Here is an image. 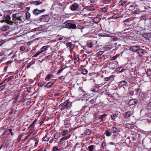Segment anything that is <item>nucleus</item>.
<instances>
[{"mask_svg": "<svg viewBox=\"0 0 151 151\" xmlns=\"http://www.w3.org/2000/svg\"><path fill=\"white\" fill-rule=\"evenodd\" d=\"M12 21L14 23L23 22L25 21L24 17L22 15H19V14L17 13L13 14L12 15Z\"/></svg>", "mask_w": 151, "mask_h": 151, "instance_id": "1", "label": "nucleus"}, {"mask_svg": "<svg viewBox=\"0 0 151 151\" xmlns=\"http://www.w3.org/2000/svg\"><path fill=\"white\" fill-rule=\"evenodd\" d=\"M72 103L68 100H66L63 103L61 104L59 106V108L62 110L64 109H69L72 106Z\"/></svg>", "mask_w": 151, "mask_h": 151, "instance_id": "2", "label": "nucleus"}, {"mask_svg": "<svg viewBox=\"0 0 151 151\" xmlns=\"http://www.w3.org/2000/svg\"><path fill=\"white\" fill-rule=\"evenodd\" d=\"M65 27L70 29H76L77 27L76 25L74 23H67L65 24Z\"/></svg>", "mask_w": 151, "mask_h": 151, "instance_id": "3", "label": "nucleus"}, {"mask_svg": "<svg viewBox=\"0 0 151 151\" xmlns=\"http://www.w3.org/2000/svg\"><path fill=\"white\" fill-rule=\"evenodd\" d=\"M133 20L131 18H129L125 19L124 21V24L125 25L130 26L131 25Z\"/></svg>", "mask_w": 151, "mask_h": 151, "instance_id": "4", "label": "nucleus"}, {"mask_svg": "<svg viewBox=\"0 0 151 151\" xmlns=\"http://www.w3.org/2000/svg\"><path fill=\"white\" fill-rule=\"evenodd\" d=\"M79 7V5L74 3L71 5L70 9L73 11H74L77 10Z\"/></svg>", "mask_w": 151, "mask_h": 151, "instance_id": "5", "label": "nucleus"}, {"mask_svg": "<svg viewBox=\"0 0 151 151\" xmlns=\"http://www.w3.org/2000/svg\"><path fill=\"white\" fill-rule=\"evenodd\" d=\"M138 54L139 55L142 57L144 55L145 53V51L142 49L139 48L137 52Z\"/></svg>", "mask_w": 151, "mask_h": 151, "instance_id": "6", "label": "nucleus"}, {"mask_svg": "<svg viewBox=\"0 0 151 151\" xmlns=\"http://www.w3.org/2000/svg\"><path fill=\"white\" fill-rule=\"evenodd\" d=\"M144 19L145 20V23L146 26L148 27H151V20L147 18Z\"/></svg>", "mask_w": 151, "mask_h": 151, "instance_id": "7", "label": "nucleus"}, {"mask_svg": "<svg viewBox=\"0 0 151 151\" xmlns=\"http://www.w3.org/2000/svg\"><path fill=\"white\" fill-rule=\"evenodd\" d=\"M10 17L9 15H7L6 16L5 19L7 23L9 24H12L13 23H14V21L10 20Z\"/></svg>", "mask_w": 151, "mask_h": 151, "instance_id": "8", "label": "nucleus"}, {"mask_svg": "<svg viewBox=\"0 0 151 151\" xmlns=\"http://www.w3.org/2000/svg\"><path fill=\"white\" fill-rule=\"evenodd\" d=\"M128 83L125 81H122L119 83V86L120 87H122L123 86H126L127 85Z\"/></svg>", "mask_w": 151, "mask_h": 151, "instance_id": "9", "label": "nucleus"}, {"mask_svg": "<svg viewBox=\"0 0 151 151\" xmlns=\"http://www.w3.org/2000/svg\"><path fill=\"white\" fill-rule=\"evenodd\" d=\"M133 114V112L132 111H128L126 112L124 114V116L128 118L130 116Z\"/></svg>", "mask_w": 151, "mask_h": 151, "instance_id": "10", "label": "nucleus"}, {"mask_svg": "<svg viewBox=\"0 0 151 151\" xmlns=\"http://www.w3.org/2000/svg\"><path fill=\"white\" fill-rule=\"evenodd\" d=\"M111 131L113 133H116L119 132L120 130L116 127H113L111 129Z\"/></svg>", "mask_w": 151, "mask_h": 151, "instance_id": "11", "label": "nucleus"}, {"mask_svg": "<svg viewBox=\"0 0 151 151\" xmlns=\"http://www.w3.org/2000/svg\"><path fill=\"white\" fill-rule=\"evenodd\" d=\"M138 46H134L131 47L130 48V50L132 51L137 52L139 48Z\"/></svg>", "mask_w": 151, "mask_h": 151, "instance_id": "12", "label": "nucleus"}, {"mask_svg": "<svg viewBox=\"0 0 151 151\" xmlns=\"http://www.w3.org/2000/svg\"><path fill=\"white\" fill-rule=\"evenodd\" d=\"M9 29V26L4 25L1 28V30L3 31H6Z\"/></svg>", "mask_w": 151, "mask_h": 151, "instance_id": "13", "label": "nucleus"}, {"mask_svg": "<svg viewBox=\"0 0 151 151\" xmlns=\"http://www.w3.org/2000/svg\"><path fill=\"white\" fill-rule=\"evenodd\" d=\"M48 47L47 46H45L43 47L40 49V51L39 52H38V55L40 53L44 52L45 50H47Z\"/></svg>", "mask_w": 151, "mask_h": 151, "instance_id": "14", "label": "nucleus"}, {"mask_svg": "<svg viewBox=\"0 0 151 151\" xmlns=\"http://www.w3.org/2000/svg\"><path fill=\"white\" fill-rule=\"evenodd\" d=\"M100 20L101 18L99 17H95L93 19V22L96 24L99 23Z\"/></svg>", "mask_w": 151, "mask_h": 151, "instance_id": "15", "label": "nucleus"}, {"mask_svg": "<svg viewBox=\"0 0 151 151\" xmlns=\"http://www.w3.org/2000/svg\"><path fill=\"white\" fill-rule=\"evenodd\" d=\"M47 15H44L42 16L40 18V20L41 21L45 22L46 18H47Z\"/></svg>", "mask_w": 151, "mask_h": 151, "instance_id": "16", "label": "nucleus"}, {"mask_svg": "<svg viewBox=\"0 0 151 151\" xmlns=\"http://www.w3.org/2000/svg\"><path fill=\"white\" fill-rule=\"evenodd\" d=\"M19 96V93H17L13 97V99L14 101V103H16L18 99V98Z\"/></svg>", "mask_w": 151, "mask_h": 151, "instance_id": "17", "label": "nucleus"}, {"mask_svg": "<svg viewBox=\"0 0 151 151\" xmlns=\"http://www.w3.org/2000/svg\"><path fill=\"white\" fill-rule=\"evenodd\" d=\"M60 137V134L58 132H56L54 136V139L57 140Z\"/></svg>", "mask_w": 151, "mask_h": 151, "instance_id": "18", "label": "nucleus"}, {"mask_svg": "<svg viewBox=\"0 0 151 151\" xmlns=\"http://www.w3.org/2000/svg\"><path fill=\"white\" fill-rule=\"evenodd\" d=\"M136 100H134L132 99V100H130L129 103V104L130 105H133L135 104H136Z\"/></svg>", "mask_w": 151, "mask_h": 151, "instance_id": "19", "label": "nucleus"}, {"mask_svg": "<svg viewBox=\"0 0 151 151\" xmlns=\"http://www.w3.org/2000/svg\"><path fill=\"white\" fill-rule=\"evenodd\" d=\"M52 76H53L51 74H49L46 76L45 80L47 81H49L50 79L52 78Z\"/></svg>", "mask_w": 151, "mask_h": 151, "instance_id": "20", "label": "nucleus"}, {"mask_svg": "<svg viewBox=\"0 0 151 151\" xmlns=\"http://www.w3.org/2000/svg\"><path fill=\"white\" fill-rule=\"evenodd\" d=\"M120 17V15L118 14H115L113 15L112 17L114 19H116Z\"/></svg>", "mask_w": 151, "mask_h": 151, "instance_id": "21", "label": "nucleus"}, {"mask_svg": "<svg viewBox=\"0 0 151 151\" xmlns=\"http://www.w3.org/2000/svg\"><path fill=\"white\" fill-rule=\"evenodd\" d=\"M54 84V83L53 82H50L48 83L46 86L45 87H46L47 88H49L50 87V86H52V85Z\"/></svg>", "mask_w": 151, "mask_h": 151, "instance_id": "22", "label": "nucleus"}, {"mask_svg": "<svg viewBox=\"0 0 151 151\" xmlns=\"http://www.w3.org/2000/svg\"><path fill=\"white\" fill-rule=\"evenodd\" d=\"M117 43H114L112 41H111L110 43L109 44L108 46H109L110 47H111V48H112V47L114 46H116L117 45Z\"/></svg>", "mask_w": 151, "mask_h": 151, "instance_id": "23", "label": "nucleus"}, {"mask_svg": "<svg viewBox=\"0 0 151 151\" xmlns=\"http://www.w3.org/2000/svg\"><path fill=\"white\" fill-rule=\"evenodd\" d=\"M126 2V1H125L124 0H121L120 1L118 4L119 5L122 6L125 4Z\"/></svg>", "mask_w": 151, "mask_h": 151, "instance_id": "24", "label": "nucleus"}, {"mask_svg": "<svg viewBox=\"0 0 151 151\" xmlns=\"http://www.w3.org/2000/svg\"><path fill=\"white\" fill-rule=\"evenodd\" d=\"M84 133L85 134L87 135H89L91 133V130L89 129H87L85 132Z\"/></svg>", "mask_w": 151, "mask_h": 151, "instance_id": "25", "label": "nucleus"}, {"mask_svg": "<svg viewBox=\"0 0 151 151\" xmlns=\"http://www.w3.org/2000/svg\"><path fill=\"white\" fill-rule=\"evenodd\" d=\"M88 10L89 11H93L95 9V7L93 6H91L88 7L87 8Z\"/></svg>", "mask_w": 151, "mask_h": 151, "instance_id": "26", "label": "nucleus"}, {"mask_svg": "<svg viewBox=\"0 0 151 151\" xmlns=\"http://www.w3.org/2000/svg\"><path fill=\"white\" fill-rule=\"evenodd\" d=\"M14 77L13 76H11L7 78H6L5 81H6L7 82H9L11 80L13 79L14 78Z\"/></svg>", "mask_w": 151, "mask_h": 151, "instance_id": "27", "label": "nucleus"}, {"mask_svg": "<svg viewBox=\"0 0 151 151\" xmlns=\"http://www.w3.org/2000/svg\"><path fill=\"white\" fill-rule=\"evenodd\" d=\"M106 114H104L100 116V117L99 118V119H101V122L103 121L104 120H103V119L106 116Z\"/></svg>", "mask_w": 151, "mask_h": 151, "instance_id": "28", "label": "nucleus"}, {"mask_svg": "<svg viewBox=\"0 0 151 151\" xmlns=\"http://www.w3.org/2000/svg\"><path fill=\"white\" fill-rule=\"evenodd\" d=\"M104 53V52L102 51H100L98 52L96 55L97 56H99L102 55Z\"/></svg>", "mask_w": 151, "mask_h": 151, "instance_id": "29", "label": "nucleus"}, {"mask_svg": "<svg viewBox=\"0 0 151 151\" xmlns=\"http://www.w3.org/2000/svg\"><path fill=\"white\" fill-rule=\"evenodd\" d=\"M94 146L93 145H90L88 147V150L89 151H93V148Z\"/></svg>", "mask_w": 151, "mask_h": 151, "instance_id": "30", "label": "nucleus"}, {"mask_svg": "<svg viewBox=\"0 0 151 151\" xmlns=\"http://www.w3.org/2000/svg\"><path fill=\"white\" fill-rule=\"evenodd\" d=\"M88 72V71L85 68H84L82 70V73L84 75H85Z\"/></svg>", "mask_w": 151, "mask_h": 151, "instance_id": "31", "label": "nucleus"}, {"mask_svg": "<svg viewBox=\"0 0 151 151\" xmlns=\"http://www.w3.org/2000/svg\"><path fill=\"white\" fill-rule=\"evenodd\" d=\"M118 70L120 73L122 72L125 71V69H123L122 67H119L117 69Z\"/></svg>", "mask_w": 151, "mask_h": 151, "instance_id": "32", "label": "nucleus"}, {"mask_svg": "<svg viewBox=\"0 0 151 151\" xmlns=\"http://www.w3.org/2000/svg\"><path fill=\"white\" fill-rule=\"evenodd\" d=\"M50 138V137H48L47 135H46L43 138V139L45 141H48L49 140Z\"/></svg>", "mask_w": 151, "mask_h": 151, "instance_id": "33", "label": "nucleus"}, {"mask_svg": "<svg viewBox=\"0 0 151 151\" xmlns=\"http://www.w3.org/2000/svg\"><path fill=\"white\" fill-rule=\"evenodd\" d=\"M117 117V116L115 114H112L111 115V118L113 120H114Z\"/></svg>", "mask_w": 151, "mask_h": 151, "instance_id": "34", "label": "nucleus"}, {"mask_svg": "<svg viewBox=\"0 0 151 151\" xmlns=\"http://www.w3.org/2000/svg\"><path fill=\"white\" fill-rule=\"evenodd\" d=\"M105 134L107 136H110L111 135V133L108 131H106L105 132Z\"/></svg>", "mask_w": 151, "mask_h": 151, "instance_id": "35", "label": "nucleus"}, {"mask_svg": "<svg viewBox=\"0 0 151 151\" xmlns=\"http://www.w3.org/2000/svg\"><path fill=\"white\" fill-rule=\"evenodd\" d=\"M33 13L35 15H38V9H35L33 11Z\"/></svg>", "mask_w": 151, "mask_h": 151, "instance_id": "36", "label": "nucleus"}, {"mask_svg": "<svg viewBox=\"0 0 151 151\" xmlns=\"http://www.w3.org/2000/svg\"><path fill=\"white\" fill-rule=\"evenodd\" d=\"M50 147V145H47L43 151H48L47 150L49 149Z\"/></svg>", "mask_w": 151, "mask_h": 151, "instance_id": "37", "label": "nucleus"}, {"mask_svg": "<svg viewBox=\"0 0 151 151\" xmlns=\"http://www.w3.org/2000/svg\"><path fill=\"white\" fill-rule=\"evenodd\" d=\"M147 75L148 76H151V70H147Z\"/></svg>", "mask_w": 151, "mask_h": 151, "instance_id": "38", "label": "nucleus"}, {"mask_svg": "<svg viewBox=\"0 0 151 151\" xmlns=\"http://www.w3.org/2000/svg\"><path fill=\"white\" fill-rule=\"evenodd\" d=\"M66 45L68 47H71L73 45L72 43L71 42L66 43Z\"/></svg>", "mask_w": 151, "mask_h": 151, "instance_id": "39", "label": "nucleus"}, {"mask_svg": "<svg viewBox=\"0 0 151 151\" xmlns=\"http://www.w3.org/2000/svg\"><path fill=\"white\" fill-rule=\"evenodd\" d=\"M26 18L27 19H29L30 17V14L29 13L27 12L26 15Z\"/></svg>", "mask_w": 151, "mask_h": 151, "instance_id": "40", "label": "nucleus"}, {"mask_svg": "<svg viewBox=\"0 0 151 151\" xmlns=\"http://www.w3.org/2000/svg\"><path fill=\"white\" fill-rule=\"evenodd\" d=\"M106 146V143L105 142H104L101 145V148H104Z\"/></svg>", "mask_w": 151, "mask_h": 151, "instance_id": "41", "label": "nucleus"}, {"mask_svg": "<svg viewBox=\"0 0 151 151\" xmlns=\"http://www.w3.org/2000/svg\"><path fill=\"white\" fill-rule=\"evenodd\" d=\"M96 102V99H92L90 101V103L92 104L95 103Z\"/></svg>", "mask_w": 151, "mask_h": 151, "instance_id": "42", "label": "nucleus"}, {"mask_svg": "<svg viewBox=\"0 0 151 151\" xmlns=\"http://www.w3.org/2000/svg\"><path fill=\"white\" fill-rule=\"evenodd\" d=\"M112 76H110V77H108L105 78L104 79L105 81H108L111 79L112 78Z\"/></svg>", "mask_w": 151, "mask_h": 151, "instance_id": "43", "label": "nucleus"}, {"mask_svg": "<svg viewBox=\"0 0 151 151\" xmlns=\"http://www.w3.org/2000/svg\"><path fill=\"white\" fill-rule=\"evenodd\" d=\"M53 150L54 151H58L59 149H58L57 146H54L53 147Z\"/></svg>", "mask_w": 151, "mask_h": 151, "instance_id": "44", "label": "nucleus"}, {"mask_svg": "<svg viewBox=\"0 0 151 151\" xmlns=\"http://www.w3.org/2000/svg\"><path fill=\"white\" fill-rule=\"evenodd\" d=\"M108 10V9L106 7H104L102 8V12H106Z\"/></svg>", "mask_w": 151, "mask_h": 151, "instance_id": "45", "label": "nucleus"}, {"mask_svg": "<svg viewBox=\"0 0 151 151\" xmlns=\"http://www.w3.org/2000/svg\"><path fill=\"white\" fill-rule=\"evenodd\" d=\"M67 132H68L67 130L64 131L62 132L61 134L63 136H65V135H66V134H67Z\"/></svg>", "mask_w": 151, "mask_h": 151, "instance_id": "46", "label": "nucleus"}, {"mask_svg": "<svg viewBox=\"0 0 151 151\" xmlns=\"http://www.w3.org/2000/svg\"><path fill=\"white\" fill-rule=\"evenodd\" d=\"M97 89V88L96 87H95L92 89H91V91L93 92H96L97 91L96 89Z\"/></svg>", "mask_w": 151, "mask_h": 151, "instance_id": "47", "label": "nucleus"}, {"mask_svg": "<svg viewBox=\"0 0 151 151\" xmlns=\"http://www.w3.org/2000/svg\"><path fill=\"white\" fill-rule=\"evenodd\" d=\"M66 139V137H64L63 138H62L60 140V141L59 142H61L65 140Z\"/></svg>", "mask_w": 151, "mask_h": 151, "instance_id": "48", "label": "nucleus"}, {"mask_svg": "<svg viewBox=\"0 0 151 151\" xmlns=\"http://www.w3.org/2000/svg\"><path fill=\"white\" fill-rule=\"evenodd\" d=\"M22 136L21 135H20L19 136L18 138H17V141L18 142H19L20 141L22 137Z\"/></svg>", "mask_w": 151, "mask_h": 151, "instance_id": "49", "label": "nucleus"}, {"mask_svg": "<svg viewBox=\"0 0 151 151\" xmlns=\"http://www.w3.org/2000/svg\"><path fill=\"white\" fill-rule=\"evenodd\" d=\"M45 9H43L42 10H38V14H40L42 12H44L45 11Z\"/></svg>", "mask_w": 151, "mask_h": 151, "instance_id": "50", "label": "nucleus"}, {"mask_svg": "<svg viewBox=\"0 0 151 151\" xmlns=\"http://www.w3.org/2000/svg\"><path fill=\"white\" fill-rule=\"evenodd\" d=\"M20 49L21 51H24L25 50V47L24 46H22L20 47Z\"/></svg>", "mask_w": 151, "mask_h": 151, "instance_id": "51", "label": "nucleus"}, {"mask_svg": "<svg viewBox=\"0 0 151 151\" xmlns=\"http://www.w3.org/2000/svg\"><path fill=\"white\" fill-rule=\"evenodd\" d=\"M129 8L131 10H133L135 9V7L133 5H130L129 6Z\"/></svg>", "mask_w": 151, "mask_h": 151, "instance_id": "52", "label": "nucleus"}, {"mask_svg": "<svg viewBox=\"0 0 151 151\" xmlns=\"http://www.w3.org/2000/svg\"><path fill=\"white\" fill-rule=\"evenodd\" d=\"M119 39L118 38L115 37L112 39V40L113 41H115L118 40Z\"/></svg>", "mask_w": 151, "mask_h": 151, "instance_id": "53", "label": "nucleus"}, {"mask_svg": "<svg viewBox=\"0 0 151 151\" xmlns=\"http://www.w3.org/2000/svg\"><path fill=\"white\" fill-rule=\"evenodd\" d=\"M5 42V41L4 40H2L0 41V46H1Z\"/></svg>", "mask_w": 151, "mask_h": 151, "instance_id": "54", "label": "nucleus"}, {"mask_svg": "<svg viewBox=\"0 0 151 151\" xmlns=\"http://www.w3.org/2000/svg\"><path fill=\"white\" fill-rule=\"evenodd\" d=\"M6 84L4 85H2V86L0 87V89L1 90H2L5 87V85Z\"/></svg>", "mask_w": 151, "mask_h": 151, "instance_id": "55", "label": "nucleus"}, {"mask_svg": "<svg viewBox=\"0 0 151 151\" xmlns=\"http://www.w3.org/2000/svg\"><path fill=\"white\" fill-rule=\"evenodd\" d=\"M27 91L29 93H31L32 92V91L31 90V88H27Z\"/></svg>", "mask_w": 151, "mask_h": 151, "instance_id": "56", "label": "nucleus"}, {"mask_svg": "<svg viewBox=\"0 0 151 151\" xmlns=\"http://www.w3.org/2000/svg\"><path fill=\"white\" fill-rule=\"evenodd\" d=\"M44 119H43V118L41 120V121H40L39 123L40 124V125H41L42 124H43L44 122Z\"/></svg>", "mask_w": 151, "mask_h": 151, "instance_id": "57", "label": "nucleus"}, {"mask_svg": "<svg viewBox=\"0 0 151 151\" xmlns=\"http://www.w3.org/2000/svg\"><path fill=\"white\" fill-rule=\"evenodd\" d=\"M67 68V66L65 65H63L61 68V69H62L63 70L64 69L66 68Z\"/></svg>", "mask_w": 151, "mask_h": 151, "instance_id": "58", "label": "nucleus"}, {"mask_svg": "<svg viewBox=\"0 0 151 151\" xmlns=\"http://www.w3.org/2000/svg\"><path fill=\"white\" fill-rule=\"evenodd\" d=\"M44 85V84L43 83H41L40 82L39 83H38V86L42 87Z\"/></svg>", "mask_w": 151, "mask_h": 151, "instance_id": "59", "label": "nucleus"}, {"mask_svg": "<svg viewBox=\"0 0 151 151\" xmlns=\"http://www.w3.org/2000/svg\"><path fill=\"white\" fill-rule=\"evenodd\" d=\"M117 55H116L115 56H114L112 57V60H115L117 58Z\"/></svg>", "mask_w": 151, "mask_h": 151, "instance_id": "60", "label": "nucleus"}, {"mask_svg": "<svg viewBox=\"0 0 151 151\" xmlns=\"http://www.w3.org/2000/svg\"><path fill=\"white\" fill-rule=\"evenodd\" d=\"M63 70L61 68L57 72V74H59V73H61Z\"/></svg>", "mask_w": 151, "mask_h": 151, "instance_id": "61", "label": "nucleus"}, {"mask_svg": "<svg viewBox=\"0 0 151 151\" xmlns=\"http://www.w3.org/2000/svg\"><path fill=\"white\" fill-rule=\"evenodd\" d=\"M92 45L91 44H89L88 45V47H89V48H91L92 47Z\"/></svg>", "mask_w": 151, "mask_h": 151, "instance_id": "62", "label": "nucleus"}, {"mask_svg": "<svg viewBox=\"0 0 151 151\" xmlns=\"http://www.w3.org/2000/svg\"><path fill=\"white\" fill-rule=\"evenodd\" d=\"M90 1L91 3H94L96 1V0H90Z\"/></svg>", "mask_w": 151, "mask_h": 151, "instance_id": "63", "label": "nucleus"}, {"mask_svg": "<svg viewBox=\"0 0 151 151\" xmlns=\"http://www.w3.org/2000/svg\"><path fill=\"white\" fill-rule=\"evenodd\" d=\"M42 110L41 109V110L39 111V113H40V114L39 115H38V117L40 115V114H41V113L42 111Z\"/></svg>", "mask_w": 151, "mask_h": 151, "instance_id": "64", "label": "nucleus"}]
</instances>
